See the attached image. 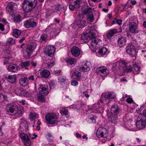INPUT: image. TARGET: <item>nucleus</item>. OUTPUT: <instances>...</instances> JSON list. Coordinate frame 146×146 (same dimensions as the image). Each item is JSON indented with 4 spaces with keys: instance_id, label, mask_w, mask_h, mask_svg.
Segmentation results:
<instances>
[{
    "instance_id": "nucleus-1",
    "label": "nucleus",
    "mask_w": 146,
    "mask_h": 146,
    "mask_svg": "<svg viewBox=\"0 0 146 146\" xmlns=\"http://www.w3.org/2000/svg\"><path fill=\"white\" fill-rule=\"evenodd\" d=\"M6 111L7 115L19 117L23 113L24 109L22 107H18L15 105H9L7 108Z\"/></svg>"
},
{
    "instance_id": "nucleus-2",
    "label": "nucleus",
    "mask_w": 146,
    "mask_h": 146,
    "mask_svg": "<svg viewBox=\"0 0 146 146\" xmlns=\"http://www.w3.org/2000/svg\"><path fill=\"white\" fill-rule=\"evenodd\" d=\"M36 0H24L21 5V8L24 12L27 14L31 13L36 5Z\"/></svg>"
},
{
    "instance_id": "nucleus-3",
    "label": "nucleus",
    "mask_w": 146,
    "mask_h": 146,
    "mask_svg": "<svg viewBox=\"0 0 146 146\" xmlns=\"http://www.w3.org/2000/svg\"><path fill=\"white\" fill-rule=\"evenodd\" d=\"M45 31L48 34V36L51 37H54L57 35L59 33V30L56 28L54 25H49L45 29Z\"/></svg>"
},
{
    "instance_id": "nucleus-4",
    "label": "nucleus",
    "mask_w": 146,
    "mask_h": 146,
    "mask_svg": "<svg viewBox=\"0 0 146 146\" xmlns=\"http://www.w3.org/2000/svg\"><path fill=\"white\" fill-rule=\"evenodd\" d=\"M116 96L115 94L113 92H108L104 93L101 96L100 102L101 103H104V100H103V97L108 99V104H109L111 101V99H114Z\"/></svg>"
},
{
    "instance_id": "nucleus-5",
    "label": "nucleus",
    "mask_w": 146,
    "mask_h": 146,
    "mask_svg": "<svg viewBox=\"0 0 146 146\" xmlns=\"http://www.w3.org/2000/svg\"><path fill=\"white\" fill-rule=\"evenodd\" d=\"M126 52L128 54L133 57L136 56L137 53L135 47L131 43L126 47Z\"/></svg>"
},
{
    "instance_id": "nucleus-6",
    "label": "nucleus",
    "mask_w": 146,
    "mask_h": 146,
    "mask_svg": "<svg viewBox=\"0 0 146 146\" xmlns=\"http://www.w3.org/2000/svg\"><path fill=\"white\" fill-rule=\"evenodd\" d=\"M19 135L25 145V146H30L31 143L29 138V134L21 132L19 133Z\"/></svg>"
},
{
    "instance_id": "nucleus-7",
    "label": "nucleus",
    "mask_w": 146,
    "mask_h": 146,
    "mask_svg": "<svg viewBox=\"0 0 146 146\" xmlns=\"http://www.w3.org/2000/svg\"><path fill=\"white\" fill-rule=\"evenodd\" d=\"M96 135L98 138L101 137L106 138L108 135V130L105 128L100 127L97 131Z\"/></svg>"
},
{
    "instance_id": "nucleus-8",
    "label": "nucleus",
    "mask_w": 146,
    "mask_h": 146,
    "mask_svg": "<svg viewBox=\"0 0 146 146\" xmlns=\"http://www.w3.org/2000/svg\"><path fill=\"white\" fill-rule=\"evenodd\" d=\"M112 70L115 74H118L120 76L123 75V69L120 66L118 61L113 64Z\"/></svg>"
},
{
    "instance_id": "nucleus-9",
    "label": "nucleus",
    "mask_w": 146,
    "mask_h": 146,
    "mask_svg": "<svg viewBox=\"0 0 146 146\" xmlns=\"http://www.w3.org/2000/svg\"><path fill=\"white\" fill-rule=\"evenodd\" d=\"M46 123L49 124H53L56 121L57 117L53 113H48L45 116Z\"/></svg>"
},
{
    "instance_id": "nucleus-10",
    "label": "nucleus",
    "mask_w": 146,
    "mask_h": 146,
    "mask_svg": "<svg viewBox=\"0 0 146 146\" xmlns=\"http://www.w3.org/2000/svg\"><path fill=\"white\" fill-rule=\"evenodd\" d=\"M129 29L130 32L132 33L137 34L141 30L138 28V25L134 22H131L129 24Z\"/></svg>"
},
{
    "instance_id": "nucleus-11",
    "label": "nucleus",
    "mask_w": 146,
    "mask_h": 146,
    "mask_svg": "<svg viewBox=\"0 0 146 146\" xmlns=\"http://www.w3.org/2000/svg\"><path fill=\"white\" fill-rule=\"evenodd\" d=\"M55 50L56 48L54 46L48 45L45 47L44 52L46 55L52 57L53 56Z\"/></svg>"
},
{
    "instance_id": "nucleus-12",
    "label": "nucleus",
    "mask_w": 146,
    "mask_h": 146,
    "mask_svg": "<svg viewBox=\"0 0 146 146\" xmlns=\"http://www.w3.org/2000/svg\"><path fill=\"white\" fill-rule=\"evenodd\" d=\"M37 23L33 21V19H30L25 21L24 26L27 28H36L37 26Z\"/></svg>"
},
{
    "instance_id": "nucleus-13",
    "label": "nucleus",
    "mask_w": 146,
    "mask_h": 146,
    "mask_svg": "<svg viewBox=\"0 0 146 146\" xmlns=\"http://www.w3.org/2000/svg\"><path fill=\"white\" fill-rule=\"evenodd\" d=\"M98 74L102 76H106L109 73V71L105 66H101L98 67L96 69Z\"/></svg>"
},
{
    "instance_id": "nucleus-14",
    "label": "nucleus",
    "mask_w": 146,
    "mask_h": 146,
    "mask_svg": "<svg viewBox=\"0 0 146 146\" xmlns=\"http://www.w3.org/2000/svg\"><path fill=\"white\" fill-rule=\"evenodd\" d=\"M91 66L92 64L91 62L86 61L82 66L79 67L78 70L80 71L87 72L90 70Z\"/></svg>"
},
{
    "instance_id": "nucleus-15",
    "label": "nucleus",
    "mask_w": 146,
    "mask_h": 146,
    "mask_svg": "<svg viewBox=\"0 0 146 146\" xmlns=\"http://www.w3.org/2000/svg\"><path fill=\"white\" fill-rule=\"evenodd\" d=\"M65 9L64 6L62 4H58L54 6L52 8V11L53 12H59L60 13L61 12L64 11Z\"/></svg>"
},
{
    "instance_id": "nucleus-16",
    "label": "nucleus",
    "mask_w": 146,
    "mask_h": 146,
    "mask_svg": "<svg viewBox=\"0 0 146 146\" xmlns=\"http://www.w3.org/2000/svg\"><path fill=\"white\" fill-rule=\"evenodd\" d=\"M48 86L46 85H41L38 88L39 93L43 95H46L49 92L48 90Z\"/></svg>"
},
{
    "instance_id": "nucleus-17",
    "label": "nucleus",
    "mask_w": 146,
    "mask_h": 146,
    "mask_svg": "<svg viewBox=\"0 0 146 146\" xmlns=\"http://www.w3.org/2000/svg\"><path fill=\"white\" fill-rule=\"evenodd\" d=\"M120 110L117 104H114L112 105L110 109V114L114 115H117L119 114Z\"/></svg>"
},
{
    "instance_id": "nucleus-18",
    "label": "nucleus",
    "mask_w": 146,
    "mask_h": 146,
    "mask_svg": "<svg viewBox=\"0 0 146 146\" xmlns=\"http://www.w3.org/2000/svg\"><path fill=\"white\" fill-rule=\"evenodd\" d=\"M108 119V121L112 123L115 124L117 122V115L111 114L110 113L107 114Z\"/></svg>"
},
{
    "instance_id": "nucleus-19",
    "label": "nucleus",
    "mask_w": 146,
    "mask_h": 146,
    "mask_svg": "<svg viewBox=\"0 0 146 146\" xmlns=\"http://www.w3.org/2000/svg\"><path fill=\"white\" fill-rule=\"evenodd\" d=\"M137 127L139 129H142L146 127L145 120L141 119L140 120H137L136 122Z\"/></svg>"
},
{
    "instance_id": "nucleus-20",
    "label": "nucleus",
    "mask_w": 146,
    "mask_h": 146,
    "mask_svg": "<svg viewBox=\"0 0 146 146\" xmlns=\"http://www.w3.org/2000/svg\"><path fill=\"white\" fill-rule=\"evenodd\" d=\"M71 51L72 55L76 57H78L80 54V49L76 46L72 48Z\"/></svg>"
},
{
    "instance_id": "nucleus-21",
    "label": "nucleus",
    "mask_w": 146,
    "mask_h": 146,
    "mask_svg": "<svg viewBox=\"0 0 146 146\" xmlns=\"http://www.w3.org/2000/svg\"><path fill=\"white\" fill-rule=\"evenodd\" d=\"M40 74L42 78H47L50 76V72L48 70L44 69L40 71Z\"/></svg>"
},
{
    "instance_id": "nucleus-22",
    "label": "nucleus",
    "mask_w": 146,
    "mask_h": 146,
    "mask_svg": "<svg viewBox=\"0 0 146 146\" xmlns=\"http://www.w3.org/2000/svg\"><path fill=\"white\" fill-rule=\"evenodd\" d=\"M19 82L20 85L23 86H25L28 84V78L26 77L21 78L19 79Z\"/></svg>"
},
{
    "instance_id": "nucleus-23",
    "label": "nucleus",
    "mask_w": 146,
    "mask_h": 146,
    "mask_svg": "<svg viewBox=\"0 0 146 146\" xmlns=\"http://www.w3.org/2000/svg\"><path fill=\"white\" fill-rule=\"evenodd\" d=\"M117 32V31L116 29H114L109 30L106 34L107 38L109 39L110 38Z\"/></svg>"
},
{
    "instance_id": "nucleus-24",
    "label": "nucleus",
    "mask_w": 146,
    "mask_h": 146,
    "mask_svg": "<svg viewBox=\"0 0 146 146\" xmlns=\"http://www.w3.org/2000/svg\"><path fill=\"white\" fill-rule=\"evenodd\" d=\"M5 77L8 82L11 83L15 82L16 78L15 75H8V76L6 75Z\"/></svg>"
},
{
    "instance_id": "nucleus-25",
    "label": "nucleus",
    "mask_w": 146,
    "mask_h": 146,
    "mask_svg": "<svg viewBox=\"0 0 146 146\" xmlns=\"http://www.w3.org/2000/svg\"><path fill=\"white\" fill-rule=\"evenodd\" d=\"M19 67L16 64L9 65L8 67V70L10 72H16L18 70Z\"/></svg>"
},
{
    "instance_id": "nucleus-26",
    "label": "nucleus",
    "mask_w": 146,
    "mask_h": 146,
    "mask_svg": "<svg viewBox=\"0 0 146 146\" xmlns=\"http://www.w3.org/2000/svg\"><path fill=\"white\" fill-rule=\"evenodd\" d=\"M126 42L125 37L122 36L119 38L117 41L118 44L121 46H122L125 45Z\"/></svg>"
},
{
    "instance_id": "nucleus-27",
    "label": "nucleus",
    "mask_w": 146,
    "mask_h": 146,
    "mask_svg": "<svg viewBox=\"0 0 146 146\" xmlns=\"http://www.w3.org/2000/svg\"><path fill=\"white\" fill-rule=\"evenodd\" d=\"M38 117V114L34 112H31L30 113V118L31 121H33V123L35 122V119H37Z\"/></svg>"
},
{
    "instance_id": "nucleus-28",
    "label": "nucleus",
    "mask_w": 146,
    "mask_h": 146,
    "mask_svg": "<svg viewBox=\"0 0 146 146\" xmlns=\"http://www.w3.org/2000/svg\"><path fill=\"white\" fill-rule=\"evenodd\" d=\"M21 30L17 29H13L12 34L13 36L17 38L21 35Z\"/></svg>"
},
{
    "instance_id": "nucleus-29",
    "label": "nucleus",
    "mask_w": 146,
    "mask_h": 146,
    "mask_svg": "<svg viewBox=\"0 0 146 146\" xmlns=\"http://www.w3.org/2000/svg\"><path fill=\"white\" fill-rule=\"evenodd\" d=\"M108 49L105 47L102 48L100 49L98 51V53L101 56H103L108 53Z\"/></svg>"
},
{
    "instance_id": "nucleus-30",
    "label": "nucleus",
    "mask_w": 146,
    "mask_h": 146,
    "mask_svg": "<svg viewBox=\"0 0 146 146\" xmlns=\"http://www.w3.org/2000/svg\"><path fill=\"white\" fill-rule=\"evenodd\" d=\"M76 24L79 27H84L86 24V21L84 20H78L76 22Z\"/></svg>"
},
{
    "instance_id": "nucleus-31",
    "label": "nucleus",
    "mask_w": 146,
    "mask_h": 146,
    "mask_svg": "<svg viewBox=\"0 0 146 146\" xmlns=\"http://www.w3.org/2000/svg\"><path fill=\"white\" fill-rule=\"evenodd\" d=\"M27 124V122L25 121H24L23 122H22L20 125L19 129L20 131H22V129H24L25 128V131L26 132L28 130Z\"/></svg>"
},
{
    "instance_id": "nucleus-32",
    "label": "nucleus",
    "mask_w": 146,
    "mask_h": 146,
    "mask_svg": "<svg viewBox=\"0 0 146 146\" xmlns=\"http://www.w3.org/2000/svg\"><path fill=\"white\" fill-rule=\"evenodd\" d=\"M86 121L89 123H95L96 121L94 116L90 114L88 115L86 118Z\"/></svg>"
},
{
    "instance_id": "nucleus-33",
    "label": "nucleus",
    "mask_w": 146,
    "mask_h": 146,
    "mask_svg": "<svg viewBox=\"0 0 146 146\" xmlns=\"http://www.w3.org/2000/svg\"><path fill=\"white\" fill-rule=\"evenodd\" d=\"M100 41V40L96 39V38L92 39L91 42V46L93 48H96L97 45Z\"/></svg>"
},
{
    "instance_id": "nucleus-34",
    "label": "nucleus",
    "mask_w": 146,
    "mask_h": 146,
    "mask_svg": "<svg viewBox=\"0 0 146 146\" xmlns=\"http://www.w3.org/2000/svg\"><path fill=\"white\" fill-rule=\"evenodd\" d=\"M14 92L17 95L24 96L25 91L22 88H17L15 90Z\"/></svg>"
},
{
    "instance_id": "nucleus-35",
    "label": "nucleus",
    "mask_w": 146,
    "mask_h": 146,
    "mask_svg": "<svg viewBox=\"0 0 146 146\" xmlns=\"http://www.w3.org/2000/svg\"><path fill=\"white\" fill-rule=\"evenodd\" d=\"M49 36L48 34L46 32L45 33L42 34L40 36V41L41 42H46L48 37Z\"/></svg>"
},
{
    "instance_id": "nucleus-36",
    "label": "nucleus",
    "mask_w": 146,
    "mask_h": 146,
    "mask_svg": "<svg viewBox=\"0 0 146 146\" xmlns=\"http://www.w3.org/2000/svg\"><path fill=\"white\" fill-rule=\"evenodd\" d=\"M14 5V3L13 2L9 3L6 7L7 11L11 12L12 11Z\"/></svg>"
},
{
    "instance_id": "nucleus-37",
    "label": "nucleus",
    "mask_w": 146,
    "mask_h": 146,
    "mask_svg": "<svg viewBox=\"0 0 146 146\" xmlns=\"http://www.w3.org/2000/svg\"><path fill=\"white\" fill-rule=\"evenodd\" d=\"M65 61L70 65L75 64L76 62V60L75 59L70 58H65Z\"/></svg>"
},
{
    "instance_id": "nucleus-38",
    "label": "nucleus",
    "mask_w": 146,
    "mask_h": 146,
    "mask_svg": "<svg viewBox=\"0 0 146 146\" xmlns=\"http://www.w3.org/2000/svg\"><path fill=\"white\" fill-rule=\"evenodd\" d=\"M92 109L94 110L93 112H101L102 110V108L100 107L98 104L94 105Z\"/></svg>"
},
{
    "instance_id": "nucleus-39",
    "label": "nucleus",
    "mask_w": 146,
    "mask_h": 146,
    "mask_svg": "<svg viewBox=\"0 0 146 146\" xmlns=\"http://www.w3.org/2000/svg\"><path fill=\"white\" fill-rule=\"evenodd\" d=\"M16 44L15 39L12 37L8 38L6 44L8 45H15Z\"/></svg>"
},
{
    "instance_id": "nucleus-40",
    "label": "nucleus",
    "mask_w": 146,
    "mask_h": 146,
    "mask_svg": "<svg viewBox=\"0 0 146 146\" xmlns=\"http://www.w3.org/2000/svg\"><path fill=\"white\" fill-rule=\"evenodd\" d=\"M123 75L124 74V72H130L132 71L133 70V68L131 66L129 65L128 67H125L123 69Z\"/></svg>"
},
{
    "instance_id": "nucleus-41",
    "label": "nucleus",
    "mask_w": 146,
    "mask_h": 146,
    "mask_svg": "<svg viewBox=\"0 0 146 146\" xmlns=\"http://www.w3.org/2000/svg\"><path fill=\"white\" fill-rule=\"evenodd\" d=\"M87 18L88 20L90 22H93L94 20L93 14L91 12L88 14Z\"/></svg>"
},
{
    "instance_id": "nucleus-42",
    "label": "nucleus",
    "mask_w": 146,
    "mask_h": 146,
    "mask_svg": "<svg viewBox=\"0 0 146 146\" xmlns=\"http://www.w3.org/2000/svg\"><path fill=\"white\" fill-rule=\"evenodd\" d=\"M43 95L40 94V93L37 95V100L38 101L41 102H44L45 101V98H44Z\"/></svg>"
},
{
    "instance_id": "nucleus-43",
    "label": "nucleus",
    "mask_w": 146,
    "mask_h": 146,
    "mask_svg": "<svg viewBox=\"0 0 146 146\" xmlns=\"http://www.w3.org/2000/svg\"><path fill=\"white\" fill-rule=\"evenodd\" d=\"M36 44L35 42H33L29 44L27 47L32 50L33 51L36 47Z\"/></svg>"
},
{
    "instance_id": "nucleus-44",
    "label": "nucleus",
    "mask_w": 146,
    "mask_h": 146,
    "mask_svg": "<svg viewBox=\"0 0 146 146\" xmlns=\"http://www.w3.org/2000/svg\"><path fill=\"white\" fill-rule=\"evenodd\" d=\"M22 17L20 15H17L15 16L14 18L13 21L15 23H18L21 21L22 20Z\"/></svg>"
},
{
    "instance_id": "nucleus-45",
    "label": "nucleus",
    "mask_w": 146,
    "mask_h": 146,
    "mask_svg": "<svg viewBox=\"0 0 146 146\" xmlns=\"http://www.w3.org/2000/svg\"><path fill=\"white\" fill-rule=\"evenodd\" d=\"M31 63L29 61H26L21 63V66L22 68H25V69L28 68L27 67L29 66L30 64Z\"/></svg>"
},
{
    "instance_id": "nucleus-46",
    "label": "nucleus",
    "mask_w": 146,
    "mask_h": 146,
    "mask_svg": "<svg viewBox=\"0 0 146 146\" xmlns=\"http://www.w3.org/2000/svg\"><path fill=\"white\" fill-rule=\"evenodd\" d=\"M118 62L119 63L120 66H121V68L122 69L124 68L125 67L126 68L127 66V62L124 60H121Z\"/></svg>"
},
{
    "instance_id": "nucleus-47",
    "label": "nucleus",
    "mask_w": 146,
    "mask_h": 146,
    "mask_svg": "<svg viewBox=\"0 0 146 146\" xmlns=\"http://www.w3.org/2000/svg\"><path fill=\"white\" fill-rule=\"evenodd\" d=\"M34 92L32 90H30L27 92L25 91L24 96L28 97L32 96L34 95Z\"/></svg>"
},
{
    "instance_id": "nucleus-48",
    "label": "nucleus",
    "mask_w": 146,
    "mask_h": 146,
    "mask_svg": "<svg viewBox=\"0 0 146 146\" xmlns=\"http://www.w3.org/2000/svg\"><path fill=\"white\" fill-rule=\"evenodd\" d=\"M33 51L28 47H27L25 52V54L27 55L29 58V56L31 55Z\"/></svg>"
},
{
    "instance_id": "nucleus-49",
    "label": "nucleus",
    "mask_w": 146,
    "mask_h": 146,
    "mask_svg": "<svg viewBox=\"0 0 146 146\" xmlns=\"http://www.w3.org/2000/svg\"><path fill=\"white\" fill-rule=\"evenodd\" d=\"M81 0H76L74 2V4L76 8L78 9L81 6Z\"/></svg>"
},
{
    "instance_id": "nucleus-50",
    "label": "nucleus",
    "mask_w": 146,
    "mask_h": 146,
    "mask_svg": "<svg viewBox=\"0 0 146 146\" xmlns=\"http://www.w3.org/2000/svg\"><path fill=\"white\" fill-rule=\"evenodd\" d=\"M72 75L73 76H75L78 79L81 77V73L76 70H74L73 71Z\"/></svg>"
},
{
    "instance_id": "nucleus-51",
    "label": "nucleus",
    "mask_w": 146,
    "mask_h": 146,
    "mask_svg": "<svg viewBox=\"0 0 146 146\" xmlns=\"http://www.w3.org/2000/svg\"><path fill=\"white\" fill-rule=\"evenodd\" d=\"M58 83L60 84H62L63 83L65 82L66 81V82L67 81H68L67 80H66V78L64 76L59 77L58 78Z\"/></svg>"
},
{
    "instance_id": "nucleus-52",
    "label": "nucleus",
    "mask_w": 146,
    "mask_h": 146,
    "mask_svg": "<svg viewBox=\"0 0 146 146\" xmlns=\"http://www.w3.org/2000/svg\"><path fill=\"white\" fill-rule=\"evenodd\" d=\"M88 33V32L86 34L83 33L81 35V38L83 40H88L90 38V37H89V35Z\"/></svg>"
},
{
    "instance_id": "nucleus-53",
    "label": "nucleus",
    "mask_w": 146,
    "mask_h": 146,
    "mask_svg": "<svg viewBox=\"0 0 146 146\" xmlns=\"http://www.w3.org/2000/svg\"><path fill=\"white\" fill-rule=\"evenodd\" d=\"M60 113L63 115H68V112L65 108H63L60 111Z\"/></svg>"
},
{
    "instance_id": "nucleus-54",
    "label": "nucleus",
    "mask_w": 146,
    "mask_h": 146,
    "mask_svg": "<svg viewBox=\"0 0 146 146\" xmlns=\"http://www.w3.org/2000/svg\"><path fill=\"white\" fill-rule=\"evenodd\" d=\"M95 29V26L94 25L88 26V27L87 31H88V33H92V31H94Z\"/></svg>"
},
{
    "instance_id": "nucleus-55",
    "label": "nucleus",
    "mask_w": 146,
    "mask_h": 146,
    "mask_svg": "<svg viewBox=\"0 0 146 146\" xmlns=\"http://www.w3.org/2000/svg\"><path fill=\"white\" fill-rule=\"evenodd\" d=\"M140 67L138 66L136 64L134 65L133 67V69L136 72H138L140 71Z\"/></svg>"
},
{
    "instance_id": "nucleus-56",
    "label": "nucleus",
    "mask_w": 146,
    "mask_h": 146,
    "mask_svg": "<svg viewBox=\"0 0 146 146\" xmlns=\"http://www.w3.org/2000/svg\"><path fill=\"white\" fill-rule=\"evenodd\" d=\"M126 5L122 4L120 6L118 7V9L120 11H123L124 9H126Z\"/></svg>"
},
{
    "instance_id": "nucleus-57",
    "label": "nucleus",
    "mask_w": 146,
    "mask_h": 146,
    "mask_svg": "<svg viewBox=\"0 0 146 146\" xmlns=\"http://www.w3.org/2000/svg\"><path fill=\"white\" fill-rule=\"evenodd\" d=\"M49 85L51 88H53L56 86V83L54 81H51Z\"/></svg>"
},
{
    "instance_id": "nucleus-58",
    "label": "nucleus",
    "mask_w": 146,
    "mask_h": 146,
    "mask_svg": "<svg viewBox=\"0 0 146 146\" xmlns=\"http://www.w3.org/2000/svg\"><path fill=\"white\" fill-rule=\"evenodd\" d=\"M10 59L9 58L4 57L3 59L4 63V64H7L9 63Z\"/></svg>"
},
{
    "instance_id": "nucleus-59",
    "label": "nucleus",
    "mask_w": 146,
    "mask_h": 146,
    "mask_svg": "<svg viewBox=\"0 0 146 146\" xmlns=\"http://www.w3.org/2000/svg\"><path fill=\"white\" fill-rule=\"evenodd\" d=\"M2 99H3V102H4V101H8V99L7 97V96L5 95H2Z\"/></svg>"
},
{
    "instance_id": "nucleus-60",
    "label": "nucleus",
    "mask_w": 146,
    "mask_h": 146,
    "mask_svg": "<svg viewBox=\"0 0 146 146\" xmlns=\"http://www.w3.org/2000/svg\"><path fill=\"white\" fill-rule=\"evenodd\" d=\"M78 84V82L76 80H74L72 82L71 84L73 86H76Z\"/></svg>"
},
{
    "instance_id": "nucleus-61",
    "label": "nucleus",
    "mask_w": 146,
    "mask_h": 146,
    "mask_svg": "<svg viewBox=\"0 0 146 146\" xmlns=\"http://www.w3.org/2000/svg\"><path fill=\"white\" fill-rule=\"evenodd\" d=\"M126 101L127 103L131 104L133 102V101L132 98H128L127 99Z\"/></svg>"
},
{
    "instance_id": "nucleus-62",
    "label": "nucleus",
    "mask_w": 146,
    "mask_h": 146,
    "mask_svg": "<svg viewBox=\"0 0 146 146\" xmlns=\"http://www.w3.org/2000/svg\"><path fill=\"white\" fill-rule=\"evenodd\" d=\"M61 72V70H55L53 71V74H54L58 75L60 74Z\"/></svg>"
},
{
    "instance_id": "nucleus-63",
    "label": "nucleus",
    "mask_w": 146,
    "mask_h": 146,
    "mask_svg": "<svg viewBox=\"0 0 146 146\" xmlns=\"http://www.w3.org/2000/svg\"><path fill=\"white\" fill-rule=\"evenodd\" d=\"M75 7L74 5H71L69 6V9L72 11H73L75 9Z\"/></svg>"
},
{
    "instance_id": "nucleus-64",
    "label": "nucleus",
    "mask_w": 146,
    "mask_h": 146,
    "mask_svg": "<svg viewBox=\"0 0 146 146\" xmlns=\"http://www.w3.org/2000/svg\"><path fill=\"white\" fill-rule=\"evenodd\" d=\"M28 80H31L32 81H34L35 80V78L34 77V76L33 75H32L29 77L28 78Z\"/></svg>"
}]
</instances>
